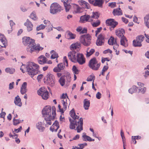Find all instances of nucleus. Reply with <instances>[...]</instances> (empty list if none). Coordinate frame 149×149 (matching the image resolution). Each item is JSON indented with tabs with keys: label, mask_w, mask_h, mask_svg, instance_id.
Returning a JSON list of instances; mask_svg holds the SVG:
<instances>
[{
	"label": "nucleus",
	"mask_w": 149,
	"mask_h": 149,
	"mask_svg": "<svg viewBox=\"0 0 149 149\" xmlns=\"http://www.w3.org/2000/svg\"><path fill=\"white\" fill-rule=\"evenodd\" d=\"M144 24L146 23L147 22H148V21L149 19V14L146 15L144 17Z\"/></svg>",
	"instance_id": "603ef678"
},
{
	"label": "nucleus",
	"mask_w": 149,
	"mask_h": 149,
	"mask_svg": "<svg viewBox=\"0 0 149 149\" xmlns=\"http://www.w3.org/2000/svg\"><path fill=\"white\" fill-rule=\"evenodd\" d=\"M22 129V127L21 126H20L19 128L17 129H14V131L13 132V133L15 134V132H16L17 133L20 132Z\"/></svg>",
	"instance_id": "6e6d98bb"
},
{
	"label": "nucleus",
	"mask_w": 149,
	"mask_h": 149,
	"mask_svg": "<svg viewBox=\"0 0 149 149\" xmlns=\"http://www.w3.org/2000/svg\"><path fill=\"white\" fill-rule=\"evenodd\" d=\"M76 59L74 63L78 62L80 65H82L85 63V59L82 54L77 53Z\"/></svg>",
	"instance_id": "ddd939ff"
},
{
	"label": "nucleus",
	"mask_w": 149,
	"mask_h": 149,
	"mask_svg": "<svg viewBox=\"0 0 149 149\" xmlns=\"http://www.w3.org/2000/svg\"><path fill=\"white\" fill-rule=\"evenodd\" d=\"M120 42V45H122L125 47H127L128 42L127 40L125 37H123L121 38Z\"/></svg>",
	"instance_id": "a878e982"
},
{
	"label": "nucleus",
	"mask_w": 149,
	"mask_h": 149,
	"mask_svg": "<svg viewBox=\"0 0 149 149\" xmlns=\"http://www.w3.org/2000/svg\"><path fill=\"white\" fill-rule=\"evenodd\" d=\"M108 52H109L110 54H111L112 53V51L109 49H108L103 52V53L104 54H106Z\"/></svg>",
	"instance_id": "0e129e2a"
},
{
	"label": "nucleus",
	"mask_w": 149,
	"mask_h": 149,
	"mask_svg": "<svg viewBox=\"0 0 149 149\" xmlns=\"http://www.w3.org/2000/svg\"><path fill=\"white\" fill-rule=\"evenodd\" d=\"M65 64L60 63L58 64L57 66L55 67L53 70V71L55 72H60L61 70H63L65 68Z\"/></svg>",
	"instance_id": "aec40b11"
},
{
	"label": "nucleus",
	"mask_w": 149,
	"mask_h": 149,
	"mask_svg": "<svg viewBox=\"0 0 149 149\" xmlns=\"http://www.w3.org/2000/svg\"><path fill=\"white\" fill-rule=\"evenodd\" d=\"M51 109H52V114L53 118H55L56 115V108L54 106H52V108L49 106H46L42 110V114L45 121V126L48 127L49 125L52 124V117L51 115Z\"/></svg>",
	"instance_id": "f03ea898"
},
{
	"label": "nucleus",
	"mask_w": 149,
	"mask_h": 149,
	"mask_svg": "<svg viewBox=\"0 0 149 149\" xmlns=\"http://www.w3.org/2000/svg\"><path fill=\"white\" fill-rule=\"evenodd\" d=\"M87 31V29L85 28H84L83 29H82L81 32L80 33H86Z\"/></svg>",
	"instance_id": "338daca9"
},
{
	"label": "nucleus",
	"mask_w": 149,
	"mask_h": 149,
	"mask_svg": "<svg viewBox=\"0 0 149 149\" xmlns=\"http://www.w3.org/2000/svg\"><path fill=\"white\" fill-rule=\"evenodd\" d=\"M81 21L82 23L86 22H91L93 20L92 18L89 15H85L81 16L80 18Z\"/></svg>",
	"instance_id": "6ab92c4d"
},
{
	"label": "nucleus",
	"mask_w": 149,
	"mask_h": 149,
	"mask_svg": "<svg viewBox=\"0 0 149 149\" xmlns=\"http://www.w3.org/2000/svg\"><path fill=\"white\" fill-rule=\"evenodd\" d=\"M80 43L79 42L73 43L70 46V49L72 51L78 52L80 50Z\"/></svg>",
	"instance_id": "dca6fc26"
},
{
	"label": "nucleus",
	"mask_w": 149,
	"mask_h": 149,
	"mask_svg": "<svg viewBox=\"0 0 149 149\" xmlns=\"http://www.w3.org/2000/svg\"><path fill=\"white\" fill-rule=\"evenodd\" d=\"M79 4L84 8L88 9L90 8V7L89 4L87 2L84 1H80Z\"/></svg>",
	"instance_id": "cd10ccee"
},
{
	"label": "nucleus",
	"mask_w": 149,
	"mask_h": 149,
	"mask_svg": "<svg viewBox=\"0 0 149 149\" xmlns=\"http://www.w3.org/2000/svg\"><path fill=\"white\" fill-rule=\"evenodd\" d=\"M31 48L30 50V52L32 53L34 51H36V52H38L40 50H42L43 49L42 47L40 46V45L39 44H37L35 45V44L34 45H31V47H30Z\"/></svg>",
	"instance_id": "2eb2a0df"
},
{
	"label": "nucleus",
	"mask_w": 149,
	"mask_h": 149,
	"mask_svg": "<svg viewBox=\"0 0 149 149\" xmlns=\"http://www.w3.org/2000/svg\"><path fill=\"white\" fill-rule=\"evenodd\" d=\"M101 94L100 92H98L96 95V97L98 99L101 98Z\"/></svg>",
	"instance_id": "bf43d9fd"
},
{
	"label": "nucleus",
	"mask_w": 149,
	"mask_h": 149,
	"mask_svg": "<svg viewBox=\"0 0 149 149\" xmlns=\"http://www.w3.org/2000/svg\"><path fill=\"white\" fill-rule=\"evenodd\" d=\"M63 62H65L66 63V66H68V61L67 59V57L66 56H64L63 57Z\"/></svg>",
	"instance_id": "774afa93"
},
{
	"label": "nucleus",
	"mask_w": 149,
	"mask_h": 149,
	"mask_svg": "<svg viewBox=\"0 0 149 149\" xmlns=\"http://www.w3.org/2000/svg\"><path fill=\"white\" fill-rule=\"evenodd\" d=\"M100 22L99 20H97L96 22H93L92 25L93 27H96L98 26L100 24Z\"/></svg>",
	"instance_id": "09e8293b"
},
{
	"label": "nucleus",
	"mask_w": 149,
	"mask_h": 149,
	"mask_svg": "<svg viewBox=\"0 0 149 149\" xmlns=\"http://www.w3.org/2000/svg\"><path fill=\"white\" fill-rule=\"evenodd\" d=\"M67 38L68 39H73L75 38V36L72 33L69 31H68L66 33Z\"/></svg>",
	"instance_id": "473e14b6"
},
{
	"label": "nucleus",
	"mask_w": 149,
	"mask_h": 149,
	"mask_svg": "<svg viewBox=\"0 0 149 149\" xmlns=\"http://www.w3.org/2000/svg\"><path fill=\"white\" fill-rule=\"evenodd\" d=\"M47 83L52 87L55 85V79L53 74L48 73L46 76Z\"/></svg>",
	"instance_id": "1a4fd4ad"
},
{
	"label": "nucleus",
	"mask_w": 149,
	"mask_h": 149,
	"mask_svg": "<svg viewBox=\"0 0 149 149\" xmlns=\"http://www.w3.org/2000/svg\"><path fill=\"white\" fill-rule=\"evenodd\" d=\"M95 79V77L93 74H91L87 78L86 80L88 81H94Z\"/></svg>",
	"instance_id": "37998d69"
},
{
	"label": "nucleus",
	"mask_w": 149,
	"mask_h": 149,
	"mask_svg": "<svg viewBox=\"0 0 149 149\" xmlns=\"http://www.w3.org/2000/svg\"><path fill=\"white\" fill-rule=\"evenodd\" d=\"M14 103L16 105L19 107H21L22 105V103L21 100L18 95L16 97L14 100Z\"/></svg>",
	"instance_id": "c756f323"
},
{
	"label": "nucleus",
	"mask_w": 149,
	"mask_h": 149,
	"mask_svg": "<svg viewBox=\"0 0 149 149\" xmlns=\"http://www.w3.org/2000/svg\"><path fill=\"white\" fill-rule=\"evenodd\" d=\"M30 18L34 20H36L37 19L35 12H33L30 15Z\"/></svg>",
	"instance_id": "79ce46f5"
},
{
	"label": "nucleus",
	"mask_w": 149,
	"mask_h": 149,
	"mask_svg": "<svg viewBox=\"0 0 149 149\" xmlns=\"http://www.w3.org/2000/svg\"><path fill=\"white\" fill-rule=\"evenodd\" d=\"M67 100L66 99L63 100H62V103L63 105V108H61V106L59 104L58 107L60 111L62 113H63L64 111L66 109L67 106Z\"/></svg>",
	"instance_id": "a211bd4d"
},
{
	"label": "nucleus",
	"mask_w": 149,
	"mask_h": 149,
	"mask_svg": "<svg viewBox=\"0 0 149 149\" xmlns=\"http://www.w3.org/2000/svg\"><path fill=\"white\" fill-rule=\"evenodd\" d=\"M24 24L26 27L28 31L29 32L33 30V25L28 19L26 20V22L24 23Z\"/></svg>",
	"instance_id": "412c9836"
},
{
	"label": "nucleus",
	"mask_w": 149,
	"mask_h": 149,
	"mask_svg": "<svg viewBox=\"0 0 149 149\" xmlns=\"http://www.w3.org/2000/svg\"><path fill=\"white\" fill-rule=\"evenodd\" d=\"M141 137L139 136H132V138L134 140H135V139H139L141 138Z\"/></svg>",
	"instance_id": "052dcab7"
},
{
	"label": "nucleus",
	"mask_w": 149,
	"mask_h": 149,
	"mask_svg": "<svg viewBox=\"0 0 149 149\" xmlns=\"http://www.w3.org/2000/svg\"><path fill=\"white\" fill-rule=\"evenodd\" d=\"M0 41L4 45V47H6L7 45V40L4 35L1 33H0Z\"/></svg>",
	"instance_id": "bb28decb"
},
{
	"label": "nucleus",
	"mask_w": 149,
	"mask_h": 149,
	"mask_svg": "<svg viewBox=\"0 0 149 149\" xmlns=\"http://www.w3.org/2000/svg\"><path fill=\"white\" fill-rule=\"evenodd\" d=\"M125 30L123 29H118L116 30L115 31L116 35L118 37L122 38L125 37L124 34L125 33Z\"/></svg>",
	"instance_id": "5701e85b"
},
{
	"label": "nucleus",
	"mask_w": 149,
	"mask_h": 149,
	"mask_svg": "<svg viewBox=\"0 0 149 149\" xmlns=\"http://www.w3.org/2000/svg\"><path fill=\"white\" fill-rule=\"evenodd\" d=\"M5 72L10 74H13L15 72V69L14 68H7L5 69Z\"/></svg>",
	"instance_id": "58836bf2"
},
{
	"label": "nucleus",
	"mask_w": 149,
	"mask_h": 149,
	"mask_svg": "<svg viewBox=\"0 0 149 149\" xmlns=\"http://www.w3.org/2000/svg\"><path fill=\"white\" fill-rule=\"evenodd\" d=\"M27 83L26 82H24L22 85L20 89V92L22 94H24L27 91Z\"/></svg>",
	"instance_id": "393cba45"
},
{
	"label": "nucleus",
	"mask_w": 149,
	"mask_h": 149,
	"mask_svg": "<svg viewBox=\"0 0 149 149\" xmlns=\"http://www.w3.org/2000/svg\"><path fill=\"white\" fill-rule=\"evenodd\" d=\"M63 10L62 7L58 3H54L51 5L50 13L53 15L56 14Z\"/></svg>",
	"instance_id": "20e7f679"
},
{
	"label": "nucleus",
	"mask_w": 149,
	"mask_h": 149,
	"mask_svg": "<svg viewBox=\"0 0 149 149\" xmlns=\"http://www.w3.org/2000/svg\"><path fill=\"white\" fill-rule=\"evenodd\" d=\"M104 37L102 34H100L97 37L96 41V44L97 46H100L103 45L104 44Z\"/></svg>",
	"instance_id": "f3484780"
},
{
	"label": "nucleus",
	"mask_w": 149,
	"mask_h": 149,
	"mask_svg": "<svg viewBox=\"0 0 149 149\" xmlns=\"http://www.w3.org/2000/svg\"><path fill=\"white\" fill-rule=\"evenodd\" d=\"M43 77V75L42 74H40L37 77V79L38 81H40V80Z\"/></svg>",
	"instance_id": "69168bd1"
},
{
	"label": "nucleus",
	"mask_w": 149,
	"mask_h": 149,
	"mask_svg": "<svg viewBox=\"0 0 149 149\" xmlns=\"http://www.w3.org/2000/svg\"><path fill=\"white\" fill-rule=\"evenodd\" d=\"M64 5L65 8V10L66 12H68L70 8V6L68 3H64Z\"/></svg>",
	"instance_id": "de8ad7c7"
},
{
	"label": "nucleus",
	"mask_w": 149,
	"mask_h": 149,
	"mask_svg": "<svg viewBox=\"0 0 149 149\" xmlns=\"http://www.w3.org/2000/svg\"><path fill=\"white\" fill-rule=\"evenodd\" d=\"M113 13L114 16L120 15L123 14L122 10L120 8L114 9Z\"/></svg>",
	"instance_id": "c85d7f7f"
},
{
	"label": "nucleus",
	"mask_w": 149,
	"mask_h": 149,
	"mask_svg": "<svg viewBox=\"0 0 149 149\" xmlns=\"http://www.w3.org/2000/svg\"><path fill=\"white\" fill-rule=\"evenodd\" d=\"M138 87L135 86H133L129 90V92L131 94L136 91Z\"/></svg>",
	"instance_id": "ea45409f"
},
{
	"label": "nucleus",
	"mask_w": 149,
	"mask_h": 149,
	"mask_svg": "<svg viewBox=\"0 0 149 149\" xmlns=\"http://www.w3.org/2000/svg\"><path fill=\"white\" fill-rule=\"evenodd\" d=\"M100 63H98L95 58L91 59L89 63V66L93 70H97L100 67Z\"/></svg>",
	"instance_id": "0eeeda50"
},
{
	"label": "nucleus",
	"mask_w": 149,
	"mask_h": 149,
	"mask_svg": "<svg viewBox=\"0 0 149 149\" xmlns=\"http://www.w3.org/2000/svg\"><path fill=\"white\" fill-rule=\"evenodd\" d=\"M79 40L84 46H88L91 43V36L88 34L82 35L80 37Z\"/></svg>",
	"instance_id": "39448f33"
},
{
	"label": "nucleus",
	"mask_w": 149,
	"mask_h": 149,
	"mask_svg": "<svg viewBox=\"0 0 149 149\" xmlns=\"http://www.w3.org/2000/svg\"><path fill=\"white\" fill-rule=\"evenodd\" d=\"M61 98L63 99V100L66 99L67 100V98H68V100L69 99V98H68V97L67 94H64L63 93L62 94L61 97Z\"/></svg>",
	"instance_id": "4d7b16f0"
},
{
	"label": "nucleus",
	"mask_w": 149,
	"mask_h": 149,
	"mask_svg": "<svg viewBox=\"0 0 149 149\" xmlns=\"http://www.w3.org/2000/svg\"><path fill=\"white\" fill-rule=\"evenodd\" d=\"M26 71L29 75L32 78L38 73L39 66L34 62H29L26 67Z\"/></svg>",
	"instance_id": "7ed1b4c3"
},
{
	"label": "nucleus",
	"mask_w": 149,
	"mask_h": 149,
	"mask_svg": "<svg viewBox=\"0 0 149 149\" xmlns=\"http://www.w3.org/2000/svg\"><path fill=\"white\" fill-rule=\"evenodd\" d=\"M47 58L44 56L41 55L38 59V63L41 64H43L46 63Z\"/></svg>",
	"instance_id": "b1692460"
},
{
	"label": "nucleus",
	"mask_w": 149,
	"mask_h": 149,
	"mask_svg": "<svg viewBox=\"0 0 149 149\" xmlns=\"http://www.w3.org/2000/svg\"><path fill=\"white\" fill-rule=\"evenodd\" d=\"M144 37L143 35H140L136 37V40H134L133 44L134 47H141L142 46L141 42L144 40Z\"/></svg>",
	"instance_id": "9b49d317"
},
{
	"label": "nucleus",
	"mask_w": 149,
	"mask_h": 149,
	"mask_svg": "<svg viewBox=\"0 0 149 149\" xmlns=\"http://www.w3.org/2000/svg\"><path fill=\"white\" fill-rule=\"evenodd\" d=\"M72 70L74 74H77L79 73V70L75 65H73L72 68Z\"/></svg>",
	"instance_id": "49530a36"
},
{
	"label": "nucleus",
	"mask_w": 149,
	"mask_h": 149,
	"mask_svg": "<svg viewBox=\"0 0 149 149\" xmlns=\"http://www.w3.org/2000/svg\"><path fill=\"white\" fill-rule=\"evenodd\" d=\"M43 124L41 122H39L36 124V128L40 132H43L45 130V127L43 126Z\"/></svg>",
	"instance_id": "4be33fe9"
},
{
	"label": "nucleus",
	"mask_w": 149,
	"mask_h": 149,
	"mask_svg": "<svg viewBox=\"0 0 149 149\" xmlns=\"http://www.w3.org/2000/svg\"><path fill=\"white\" fill-rule=\"evenodd\" d=\"M77 54V53L75 51L70 52L68 53V58L72 62L74 63L76 60Z\"/></svg>",
	"instance_id": "4468645a"
},
{
	"label": "nucleus",
	"mask_w": 149,
	"mask_h": 149,
	"mask_svg": "<svg viewBox=\"0 0 149 149\" xmlns=\"http://www.w3.org/2000/svg\"><path fill=\"white\" fill-rule=\"evenodd\" d=\"M89 49L90 48H88L87 50L86 55L87 57H88L91 56L95 51L94 49H91L90 50Z\"/></svg>",
	"instance_id": "e433bc0d"
},
{
	"label": "nucleus",
	"mask_w": 149,
	"mask_h": 149,
	"mask_svg": "<svg viewBox=\"0 0 149 149\" xmlns=\"http://www.w3.org/2000/svg\"><path fill=\"white\" fill-rule=\"evenodd\" d=\"M116 40L114 39V38L111 37L108 40V43L110 45H113L114 44L116 43Z\"/></svg>",
	"instance_id": "c9c22d12"
},
{
	"label": "nucleus",
	"mask_w": 149,
	"mask_h": 149,
	"mask_svg": "<svg viewBox=\"0 0 149 149\" xmlns=\"http://www.w3.org/2000/svg\"><path fill=\"white\" fill-rule=\"evenodd\" d=\"M38 95H41L44 100H46L48 98V92L44 87H41L38 90Z\"/></svg>",
	"instance_id": "6e6552de"
},
{
	"label": "nucleus",
	"mask_w": 149,
	"mask_h": 149,
	"mask_svg": "<svg viewBox=\"0 0 149 149\" xmlns=\"http://www.w3.org/2000/svg\"><path fill=\"white\" fill-rule=\"evenodd\" d=\"M71 76L70 74L68 72H66L64 75H63L60 77L58 80V81L61 85L63 86L64 85L65 83V79L66 80L67 84H68L70 82Z\"/></svg>",
	"instance_id": "423d86ee"
},
{
	"label": "nucleus",
	"mask_w": 149,
	"mask_h": 149,
	"mask_svg": "<svg viewBox=\"0 0 149 149\" xmlns=\"http://www.w3.org/2000/svg\"><path fill=\"white\" fill-rule=\"evenodd\" d=\"M59 128V125H57V126H53L52 125L50 128V130L52 132L54 131L56 132Z\"/></svg>",
	"instance_id": "c03bdc74"
},
{
	"label": "nucleus",
	"mask_w": 149,
	"mask_h": 149,
	"mask_svg": "<svg viewBox=\"0 0 149 149\" xmlns=\"http://www.w3.org/2000/svg\"><path fill=\"white\" fill-rule=\"evenodd\" d=\"M109 6L111 8H114L116 6V3L115 2L109 3Z\"/></svg>",
	"instance_id": "5fc2aeb1"
},
{
	"label": "nucleus",
	"mask_w": 149,
	"mask_h": 149,
	"mask_svg": "<svg viewBox=\"0 0 149 149\" xmlns=\"http://www.w3.org/2000/svg\"><path fill=\"white\" fill-rule=\"evenodd\" d=\"M13 123L14 125H16L20 123L19 120L18 119H13Z\"/></svg>",
	"instance_id": "864d4df0"
},
{
	"label": "nucleus",
	"mask_w": 149,
	"mask_h": 149,
	"mask_svg": "<svg viewBox=\"0 0 149 149\" xmlns=\"http://www.w3.org/2000/svg\"><path fill=\"white\" fill-rule=\"evenodd\" d=\"M99 14L97 12H93L92 15L91 17L93 18L97 19L99 17Z\"/></svg>",
	"instance_id": "a18cd8bd"
},
{
	"label": "nucleus",
	"mask_w": 149,
	"mask_h": 149,
	"mask_svg": "<svg viewBox=\"0 0 149 149\" xmlns=\"http://www.w3.org/2000/svg\"><path fill=\"white\" fill-rule=\"evenodd\" d=\"M45 26L43 24H41L39 26L37 27L36 30L37 31H38L41 29H43L45 28Z\"/></svg>",
	"instance_id": "3c124183"
},
{
	"label": "nucleus",
	"mask_w": 149,
	"mask_h": 149,
	"mask_svg": "<svg viewBox=\"0 0 149 149\" xmlns=\"http://www.w3.org/2000/svg\"><path fill=\"white\" fill-rule=\"evenodd\" d=\"M107 65H104V66L102 70V71L101 72V74L99 75V76H100L101 74L103 76L104 75V72L108 69L109 68L107 63Z\"/></svg>",
	"instance_id": "a19ab883"
},
{
	"label": "nucleus",
	"mask_w": 149,
	"mask_h": 149,
	"mask_svg": "<svg viewBox=\"0 0 149 149\" xmlns=\"http://www.w3.org/2000/svg\"><path fill=\"white\" fill-rule=\"evenodd\" d=\"M73 7L75 13H80L81 12V8L78 5L76 4H74L73 5Z\"/></svg>",
	"instance_id": "72a5a7b5"
},
{
	"label": "nucleus",
	"mask_w": 149,
	"mask_h": 149,
	"mask_svg": "<svg viewBox=\"0 0 149 149\" xmlns=\"http://www.w3.org/2000/svg\"><path fill=\"white\" fill-rule=\"evenodd\" d=\"M104 2V0H95L94 6L102 8Z\"/></svg>",
	"instance_id": "7c9ffc66"
},
{
	"label": "nucleus",
	"mask_w": 149,
	"mask_h": 149,
	"mask_svg": "<svg viewBox=\"0 0 149 149\" xmlns=\"http://www.w3.org/2000/svg\"><path fill=\"white\" fill-rule=\"evenodd\" d=\"M102 29V28L101 27H100L97 29V30L96 31H95L96 33L95 36H97V35L101 31Z\"/></svg>",
	"instance_id": "e2e57ef3"
},
{
	"label": "nucleus",
	"mask_w": 149,
	"mask_h": 149,
	"mask_svg": "<svg viewBox=\"0 0 149 149\" xmlns=\"http://www.w3.org/2000/svg\"><path fill=\"white\" fill-rule=\"evenodd\" d=\"M86 134L85 133H83V135L82 136L83 140L85 141H91V138L88 136L86 135Z\"/></svg>",
	"instance_id": "f704fd0d"
},
{
	"label": "nucleus",
	"mask_w": 149,
	"mask_h": 149,
	"mask_svg": "<svg viewBox=\"0 0 149 149\" xmlns=\"http://www.w3.org/2000/svg\"><path fill=\"white\" fill-rule=\"evenodd\" d=\"M14 84V82H13L9 84V89H12L13 88V85Z\"/></svg>",
	"instance_id": "680f3d73"
},
{
	"label": "nucleus",
	"mask_w": 149,
	"mask_h": 149,
	"mask_svg": "<svg viewBox=\"0 0 149 149\" xmlns=\"http://www.w3.org/2000/svg\"><path fill=\"white\" fill-rule=\"evenodd\" d=\"M106 23L107 25L111 26V28H110L111 30L113 29L118 24V22L113 19H107L106 20Z\"/></svg>",
	"instance_id": "f8f14e48"
},
{
	"label": "nucleus",
	"mask_w": 149,
	"mask_h": 149,
	"mask_svg": "<svg viewBox=\"0 0 149 149\" xmlns=\"http://www.w3.org/2000/svg\"><path fill=\"white\" fill-rule=\"evenodd\" d=\"M50 53L52 54L51 57V59H54L58 57V55L57 53L53 50H52L51 51Z\"/></svg>",
	"instance_id": "4c0bfd02"
},
{
	"label": "nucleus",
	"mask_w": 149,
	"mask_h": 149,
	"mask_svg": "<svg viewBox=\"0 0 149 149\" xmlns=\"http://www.w3.org/2000/svg\"><path fill=\"white\" fill-rule=\"evenodd\" d=\"M113 46V49L114 50L116 49H118L119 46V45L116 42V43L114 44Z\"/></svg>",
	"instance_id": "13d9d810"
},
{
	"label": "nucleus",
	"mask_w": 149,
	"mask_h": 149,
	"mask_svg": "<svg viewBox=\"0 0 149 149\" xmlns=\"http://www.w3.org/2000/svg\"><path fill=\"white\" fill-rule=\"evenodd\" d=\"M70 114L72 119L69 118L70 122L69 127L71 129H75L76 126V130L78 132H80L83 130V119L81 118L79 119V116L76 115L75 111L73 109L71 110Z\"/></svg>",
	"instance_id": "f257e3e1"
},
{
	"label": "nucleus",
	"mask_w": 149,
	"mask_h": 149,
	"mask_svg": "<svg viewBox=\"0 0 149 149\" xmlns=\"http://www.w3.org/2000/svg\"><path fill=\"white\" fill-rule=\"evenodd\" d=\"M138 90L139 91V92H141L142 93L144 94L146 91V87H143V88H140Z\"/></svg>",
	"instance_id": "8fccbe9b"
},
{
	"label": "nucleus",
	"mask_w": 149,
	"mask_h": 149,
	"mask_svg": "<svg viewBox=\"0 0 149 149\" xmlns=\"http://www.w3.org/2000/svg\"><path fill=\"white\" fill-rule=\"evenodd\" d=\"M90 103L89 100L87 99H85L84 101V107L85 110L88 109L90 106Z\"/></svg>",
	"instance_id": "2f4dec72"
},
{
	"label": "nucleus",
	"mask_w": 149,
	"mask_h": 149,
	"mask_svg": "<svg viewBox=\"0 0 149 149\" xmlns=\"http://www.w3.org/2000/svg\"><path fill=\"white\" fill-rule=\"evenodd\" d=\"M22 43L25 45H28L29 47H31V45L35 44V40L29 37H24L22 39Z\"/></svg>",
	"instance_id": "9d476101"
}]
</instances>
